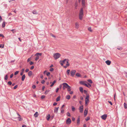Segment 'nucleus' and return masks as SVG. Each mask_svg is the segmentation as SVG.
<instances>
[{
    "label": "nucleus",
    "mask_w": 127,
    "mask_h": 127,
    "mask_svg": "<svg viewBox=\"0 0 127 127\" xmlns=\"http://www.w3.org/2000/svg\"><path fill=\"white\" fill-rule=\"evenodd\" d=\"M83 10L82 8H81V10L80 11L79 14V17L80 20H82L83 18Z\"/></svg>",
    "instance_id": "nucleus-1"
},
{
    "label": "nucleus",
    "mask_w": 127,
    "mask_h": 127,
    "mask_svg": "<svg viewBox=\"0 0 127 127\" xmlns=\"http://www.w3.org/2000/svg\"><path fill=\"white\" fill-rule=\"evenodd\" d=\"M60 63L61 65H63L64 64H65L66 63V64H69L68 60V59H65L63 61H60Z\"/></svg>",
    "instance_id": "nucleus-2"
},
{
    "label": "nucleus",
    "mask_w": 127,
    "mask_h": 127,
    "mask_svg": "<svg viewBox=\"0 0 127 127\" xmlns=\"http://www.w3.org/2000/svg\"><path fill=\"white\" fill-rule=\"evenodd\" d=\"M60 54L58 53L54 54L53 55V57L55 60L57 59L60 56Z\"/></svg>",
    "instance_id": "nucleus-3"
},
{
    "label": "nucleus",
    "mask_w": 127,
    "mask_h": 127,
    "mask_svg": "<svg viewBox=\"0 0 127 127\" xmlns=\"http://www.w3.org/2000/svg\"><path fill=\"white\" fill-rule=\"evenodd\" d=\"M85 101L86 105L89 102V95L87 94H86V96L85 98Z\"/></svg>",
    "instance_id": "nucleus-4"
},
{
    "label": "nucleus",
    "mask_w": 127,
    "mask_h": 127,
    "mask_svg": "<svg viewBox=\"0 0 127 127\" xmlns=\"http://www.w3.org/2000/svg\"><path fill=\"white\" fill-rule=\"evenodd\" d=\"M42 55L41 53H37L35 55V56H36V57L35 58V60L36 61H37L39 58V56H41Z\"/></svg>",
    "instance_id": "nucleus-5"
},
{
    "label": "nucleus",
    "mask_w": 127,
    "mask_h": 127,
    "mask_svg": "<svg viewBox=\"0 0 127 127\" xmlns=\"http://www.w3.org/2000/svg\"><path fill=\"white\" fill-rule=\"evenodd\" d=\"M62 85H63V90H64L65 88H67L68 87L69 85L66 83H64L62 84Z\"/></svg>",
    "instance_id": "nucleus-6"
},
{
    "label": "nucleus",
    "mask_w": 127,
    "mask_h": 127,
    "mask_svg": "<svg viewBox=\"0 0 127 127\" xmlns=\"http://www.w3.org/2000/svg\"><path fill=\"white\" fill-rule=\"evenodd\" d=\"M76 72V71L75 70H72L70 72L71 76L72 77H73L75 75Z\"/></svg>",
    "instance_id": "nucleus-7"
},
{
    "label": "nucleus",
    "mask_w": 127,
    "mask_h": 127,
    "mask_svg": "<svg viewBox=\"0 0 127 127\" xmlns=\"http://www.w3.org/2000/svg\"><path fill=\"white\" fill-rule=\"evenodd\" d=\"M83 105H81L79 107V110L80 112L82 113L83 111Z\"/></svg>",
    "instance_id": "nucleus-8"
},
{
    "label": "nucleus",
    "mask_w": 127,
    "mask_h": 127,
    "mask_svg": "<svg viewBox=\"0 0 127 127\" xmlns=\"http://www.w3.org/2000/svg\"><path fill=\"white\" fill-rule=\"evenodd\" d=\"M71 123V120L70 118H68L66 120V123L68 125L70 124Z\"/></svg>",
    "instance_id": "nucleus-9"
},
{
    "label": "nucleus",
    "mask_w": 127,
    "mask_h": 127,
    "mask_svg": "<svg viewBox=\"0 0 127 127\" xmlns=\"http://www.w3.org/2000/svg\"><path fill=\"white\" fill-rule=\"evenodd\" d=\"M107 115L106 114H104L101 116V118L103 120H105L106 119Z\"/></svg>",
    "instance_id": "nucleus-10"
},
{
    "label": "nucleus",
    "mask_w": 127,
    "mask_h": 127,
    "mask_svg": "<svg viewBox=\"0 0 127 127\" xmlns=\"http://www.w3.org/2000/svg\"><path fill=\"white\" fill-rule=\"evenodd\" d=\"M88 112V109L86 108L85 109L84 112V116L85 117L86 116Z\"/></svg>",
    "instance_id": "nucleus-11"
},
{
    "label": "nucleus",
    "mask_w": 127,
    "mask_h": 127,
    "mask_svg": "<svg viewBox=\"0 0 127 127\" xmlns=\"http://www.w3.org/2000/svg\"><path fill=\"white\" fill-rule=\"evenodd\" d=\"M79 25L78 23L76 22L75 23V28L76 29H78L79 28Z\"/></svg>",
    "instance_id": "nucleus-12"
},
{
    "label": "nucleus",
    "mask_w": 127,
    "mask_h": 127,
    "mask_svg": "<svg viewBox=\"0 0 127 127\" xmlns=\"http://www.w3.org/2000/svg\"><path fill=\"white\" fill-rule=\"evenodd\" d=\"M111 62L109 60H107L105 62V63L108 65H109L111 63Z\"/></svg>",
    "instance_id": "nucleus-13"
},
{
    "label": "nucleus",
    "mask_w": 127,
    "mask_h": 127,
    "mask_svg": "<svg viewBox=\"0 0 127 127\" xmlns=\"http://www.w3.org/2000/svg\"><path fill=\"white\" fill-rule=\"evenodd\" d=\"M85 83H87V82L83 81H81L79 82L80 84L84 85Z\"/></svg>",
    "instance_id": "nucleus-14"
},
{
    "label": "nucleus",
    "mask_w": 127,
    "mask_h": 127,
    "mask_svg": "<svg viewBox=\"0 0 127 127\" xmlns=\"http://www.w3.org/2000/svg\"><path fill=\"white\" fill-rule=\"evenodd\" d=\"M59 108V107L55 108L54 109V112L57 113L58 112Z\"/></svg>",
    "instance_id": "nucleus-15"
},
{
    "label": "nucleus",
    "mask_w": 127,
    "mask_h": 127,
    "mask_svg": "<svg viewBox=\"0 0 127 127\" xmlns=\"http://www.w3.org/2000/svg\"><path fill=\"white\" fill-rule=\"evenodd\" d=\"M80 122V117H79L78 118L77 120V124L78 125H79Z\"/></svg>",
    "instance_id": "nucleus-16"
},
{
    "label": "nucleus",
    "mask_w": 127,
    "mask_h": 127,
    "mask_svg": "<svg viewBox=\"0 0 127 127\" xmlns=\"http://www.w3.org/2000/svg\"><path fill=\"white\" fill-rule=\"evenodd\" d=\"M56 80H54L53 82L52 83L51 85L50 86L51 87H52L53 86L54 84L56 83Z\"/></svg>",
    "instance_id": "nucleus-17"
},
{
    "label": "nucleus",
    "mask_w": 127,
    "mask_h": 127,
    "mask_svg": "<svg viewBox=\"0 0 127 127\" xmlns=\"http://www.w3.org/2000/svg\"><path fill=\"white\" fill-rule=\"evenodd\" d=\"M38 115V114L37 112H36L34 114V116L35 117H37Z\"/></svg>",
    "instance_id": "nucleus-18"
},
{
    "label": "nucleus",
    "mask_w": 127,
    "mask_h": 127,
    "mask_svg": "<svg viewBox=\"0 0 127 127\" xmlns=\"http://www.w3.org/2000/svg\"><path fill=\"white\" fill-rule=\"evenodd\" d=\"M32 12L34 14H38V13L35 10H33Z\"/></svg>",
    "instance_id": "nucleus-19"
},
{
    "label": "nucleus",
    "mask_w": 127,
    "mask_h": 127,
    "mask_svg": "<svg viewBox=\"0 0 127 127\" xmlns=\"http://www.w3.org/2000/svg\"><path fill=\"white\" fill-rule=\"evenodd\" d=\"M26 77L25 75L24 74L22 76V81H24Z\"/></svg>",
    "instance_id": "nucleus-20"
},
{
    "label": "nucleus",
    "mask_w": 127,
    "mask_h": 127,
    "mask_svg": "<svg viewBox=\"0 0 127 127\" xmlns=\"http://www.w3.org/2000/svg\"><path fill=\"white\" fill-rule=\"evenodd\" d=\"M32 72L31 71H29L28 73V76L30 77L32 75Z\"/></svg>",
    "instance_id": "nucleus-21"
},
{
    "label": "nucleus",
    "mask_w": 127,
    "mask_h": 127,
    "mask_svg": "<svg viewBox=\"0 0 127 127\" xmlns=\"http://www.w3.org/2000/svg\"><path fill=\"white\" fill-rule=\"evenodd\" d=\"M82 4L83 6L85 5V0H82Z\"/></svg>",
    "instance_id": "nucleus-22"
},
{
    "label": "nucleus",
    "mask_w": 127,
    "mask_h": 127,
    "mask_svg": "<svg viewBox=\"0 0 127 127\" xmlns=\"http://www.w3.org/2000/svg\"><path fill=\"white\" fill-rule=\"evenodd\" d=\"M79 90L82 93H83V89L82 87H80L79 88Z\"/></svg>",
    "instance_id": "nucleus-23"
},
{
    "label": "nucleus",
    "mask_w": 127,
    "mask_h": 127,
    "mask_svg": "<svg viewBox=\"0 0 127 127\" xmlns=\"http://www.w3.org/2000/svg\"><path fill=\"white\" fill-rule=\"evenodd\" d=\"M50 117V115L48 114V115L47 116V119L48 121H49V119Z\"/></svg>",
    "instance_id": "nucleus-24"
},
{
    "label": "nucleus",
    "mask_w": 127,
    "mask_h": 127,
    "mask_svg": "<svg viewBox=\"0 0 127 127\" xmlns=\"http://www.w3.org/2000/svg\"><path fill=\"white\" fill-rule=\"evenodd\" d=\"M67 90L69 92L71 90V87L69 86L67 88Z\"/></svg>",
    "instance_id": "nucleus-25"
},
{
    "label": "nucleus",
    "mask_w": 127,
    "mask_h": 127,
    "mask_svg": "<svg viewBox=\"0 0 127 127\" xmlns=\"http://www.w3.org/2000/svg\"><path fill=\"white\" fill-rule=\"evenodd\" d=\"M60 96H58L56 98V101H58L60 100Z\"/></svg>",
    "instance_id": "nucleus-26"
},
{
    "label": "nucleus",
    "mask_w": 127,
    "mask_h": 127,
    "mask_svg": "<svg viewBox=\"0 0 127 127\" xmlns=\"http://www.w3.org/2000/svg\"><path fill=\"white\" fill-rule=\"evenodd\" d=\"M76 75L78 77H80L81 76V75L79 73H77L76 74Z\"/></svg>",
    "instance_id": "nucleus-27"
},
{
    "label": "nucleus",
    "mask_w": 127,
    "mask_h": 127,
    "mask_svg": "<svg viewBox=\"0 0 127 127\" xmlns=\"http://www.w3.org/2000/svg\"><path fill=\"white\" fill-rule=\"evenodd\" d=\"M66 98L67 99H69L70 98V95H67L66 97Z\"/></svg>",
    "instance_id": "nucleus-28"
},
{
    "label": "nucleus",
    "mask_w": 127,
    "mask_h": 127,
    "mask_svg": "<svg viewBox=\"0 0 127 127\" xmlns=\"http://www.w3.org/2000/svg\"><path fill=\"white\" fill-rule=\"evenodd\" d=\"M5 22H3L2 23V28H4L5 26Z\"/></svg>",
    "instance_id": "nucleus-29"
},
{
    "label": "nucleus",
    "mask_w": 127,
    "mask_h": 127,
    "mask_svg": "<svg viewBox=\"0 0 127 127\" xmlns=\"http://www.w3.org/2000/svg\"><path fill=\"white\" fill-rule=\"evenodd\" d=\"M88 30L90 32H92V30H91V27H89L88 28Z\"/></svg>",
    "instance_id": "nucleus-30"
},
{
    "label": "nucleus",
    "mask_w": 127,
    "mask_h": 127,
    "mask_svg": "<svg viewBox=\"0 0 127 127\" xmlns=\"http://www.w3.org/2000/svg\"><path fill=\"white\" fill-rule=\"evenodd\" d=\"M17 118L18 120L19 121H21L22 120V119L21 118V117H19Z\"/></svg>",
    "instance_id": "nucleus-31"
},
{
    "label": "nucleus",
    "mask_w": 127,
    "mask_h": 127,
    "mask_svg": "<svg viewBox=\"0 0 127 127\" xmlns=\"http://www.w3.org/2000/svg\"><path fill=\"white\" fill-rule=\"evenodd\" d=\"M70 70L68 69L67 71V73L68 75H69L70 74Z\"/></svg>",
    "instance_id": "nucleus-32"
},
{
    "label": "nucleus",
    "mask_w": 127,
    "mask_h": 127,
    "mask_svg": "<svg viewBox=\"0 0 127 127\" xmlns=\"http://www.w3.org/2000/svg\"><path fill=\"white\" fill-rule=\"evenodd\" d=\"M71 109L73 111H74L75 110V107L74 106H71Z\"/></svg>",
    "instance_id": "nucleus-33"
},
{
    "label": "nucleus",
    "mask_w": 127,
    "mask_h": 127,
    "mask_svg": "<svg viewBox=\"0 0 127 127\" xmlns=\"http://www.w3.org/2000/svg\"><path fill=\"white\" fill-rule=\"evenodd\" d=\"M87 81L90 83H92L93 82L91 79H88L87 80Z\"/></svg>",
    "instance_id": "nucleus-34"
},
{
    "label": "nucleus",
    "mask_w": 127,
    "mask_h": 127,
    "mask_svg": "<svg viewBox=\"0 0 127 127\" xmlns=\"http://www.w3.org/2000/svg\"><path fill=\"white\" fill-rule=\"evenodd\" d=\"M124 107L125 109L127 108V104L124 103Z\"/></svg>",
    "instance_id": "nucleus-35"
},
{
    "label": "nucleus",
    "mask_w": 127,
    "mask_h": 127,
    "mask_svg": "<svg viewBox=\"0 0 127 127\" xmlns=\"http://www.w3.org/2000/svg\"><path fill=\"white\" fill-rule=\"evenodd\" d=\"M90 119V117H87L85 119V120L86 121H88V120H89Z\"/></svg>",
    "instance_id": "nucleus-36"
},
{
    "label": "nucleus",
    "mask_w": 127,
    "mask_h": 127,
    "mask_svg": "<svg viewBox=\"0 0 127 127\" xmlns=\"http://www.w3.org/2000/svg\"><path fill=\"white\" fill-rule=\"evenodd\" d=\"M50 91L49 90H46L45 92V94H47Z\"/></svg>",
    "instance_id": "nucleus-37"
},
{
    "label": "nucleus",
    "mask_w": 127,
    "mask_h": 127,
    "mask_svg": "<svg viewBox=\"0 0 127 127\" xmlns=\"http://www.w3.org/2000/svg\"><path fill=\"white\" fill-rule=\"evenodd\" d=\"M69 65V64H66L65 66H64V67L65 68H66L67 66H68Z\"/></svg>",
    "instance_id": "nucleus-38"
},
{
    "label": "nucleus",
    "mask_w": 127,
    "mask_h": 127,
    "mask_svg": "<svg viewBox=\"0 0 127 127\" xmlns=\"http://www.w3.org/2000/svg\"><path fill=\"white\" fill-rule=\"evenodd\" d=\"M8 79V76L7 75H6L4 78V79L5 80H7Z\"/></svg>",
    "instance_id": "nucleus-39"
},
{
    "label": "nucleus",
    "mask_w": 127,
    "mask_h": 127,
    "mask_svg": "<svg viewBox=\"0 0 127 127\" xmlns=\"http://www.w3.org/2000/svg\"><path fill=\"white\" fill-rule=\"evenodd\" d=\"M19 71H17L16 72H15L14 73V75H17L19 73Z\"/></svg>",
    "instance_id": "nucleus-40"
},
{
    "label": "nucleus",
    "mask_w": 127,
    "mask_h": 127,
    "mask_svg": "<svg viewBox=\"0 0 127 127\" xmlns=\"http://www.w3.org/2000/svg\"><path fill=\"white\" fill-rule=\"evenodd\" d=\"M77 3H76L75 5V7L76 8H77Z\"/></svg>",
    "instance_id": "nucleus-41"
},
{
    "label": "nucleus",
    "mask_w": 127,
    "mask_h": 127,
    "mask_svg": "<svg viewBox=\"0 0 127 127\" xmlns=\"http://www.w3.org/2000/svg\"><path fill=\"white\" fill-rule=\"evenodd\" d=\"M12 83L10 81H9L8 82V84L10 85H11L12 84Z\"/></svg>",
    "instance_id": "nucleus-42"
},
{
    "label": "nucleus",
    "mask_w": 127,
    "mask_h": 127,
    "mask_svg": "<svg viewBox=\"0 0 127 127\" xmlns=\"http://www.w3.org/2000/svg\"><path fill=\"white\" fill-rule=\"evenodd\" d=\"M66 115L68 116L69 117V116H70V114L69 113V112L67 113L66 114Z\"/></svg>",
    "instance_id": "nucleus-43"
},
{
    "label": "nucleus",
    "mask_w": 127,
    "mask_h": 127,
    "mask_svg": "<svg viewBox=\"0 0 127 127\" xmlns=\"http://www.w3.org/2000/svg\"><path fill=\"white\" fill-rule=\"evenodd\" d=\"M45 95H42L41 96V99H43L45 98Z\"/></svg>",
    "instance_id": "nucleus-44"
},
{
    "label": "nucleus",
    "mask_w": 127,
    "mask_h": 127,
    "mask_svg": "<svg viewBox=\"0 0 127 127\" xmlns=\"http://www.w3.org/2000/svg\"><path fill=\"white\" fill-rule=\"evenodd\" d=\"M4 45H3L2 46V44H0V48H4Z\"/></svg>",
    "instance_id": "nucleus-45"
},
{
    "label": "nucleus",
    "mask_w": 127,
    "mask_h": 127,
    "mask_svg": "<svg viewBox=\"0 0 127 127\" xmlns=\"http://www.w3.org/2000/svg\"><path fill=\"white\" fill-rule=\"evenodd\" d=\"M50 73L49 72H48L47 73L46 75L47 76H48L50 75Z\"/></svg>",
    "instance_id": "nucleus-46"
},
{
    "label": "nucleus",
    "mask_w": 127,
    "mask_h": 127,
    "mask_svg": "<svg viewBox=\"0 0 127 127\" xmlns=\"http://www.w3.org/2000/svg\"><path fill=\"white\" fill-rule=\"evenodd\" d=\"M88 87H87L89 88L90 87H91V85L89 83H88Z\"/></svg>",
    "instance_id": "nucleus-47"
},
{
    "label": "nucleus",
    "mask_w": 127,
    "mask_h": 127,
    "mask_svg": "<svg viewBox=\"0 0 127 127\" xmlns=\"http://www.w3.org/2000/svg\"><path fill=\"white\" fill-rule=\"evenodd\" d=\"M31 60V57L29 58L27 60L28 62H29V61H30Z\"/></svg>",
    "instance_id": "nucleus-48"
},
{
    "label": "nucleus",
    "mask_w": 127,
    "mask_h": 127,
    "mask_svg": "<svg viewBox=\"0 0 127 127\" xmlns=\"http://www.w3.org/2000/svg\"><path fill=\"white\" fill-rule=\"evenodd\" d=\"M54 70V69L53 68H51L50 69V70L51 71H53Z\"/></svg>",
    "instance_id": "nucleus-49"
},
{
    "label": "nucleus",
    "mask_w": 127,
    "mask_h": 127,
    "mask_svg": "<svg viewBox=\"0 0 127 127\" xmlns=\"http://www.w3.org/2000/svg\"><path fill=\"white\" fill-rule=\"evenodd\" d=\"M14 30H11V31H12L13 32V33H14L16 32V31H14Z\"/></svg>",
    "instance_id": "nucleus-50"
},
{
    "label": "nucleus",
    "mask_w": 127,
    "mask_h": 127,
    "mask_svg": "<svg viewBox=\"0 0 127 127\" xmlns=\"http://www.w3.org/2000/svg\"><path fill=\"white\" fill-rule=\"evenodd\" d=\"M17 87H18V86L17 85H16L14 87V88H13L14 89H16L17 88Z\"/></svg>",
    "instance_id": "nucleus-51"
},
{
    "label": "nucleus",
    "mask_w": 127,
    "mask_h": 127,
    "mask_svg": "<svg viewBox=\"0 0 127 127\" xmlns=\"http://www.w3.org/2000/svg\"><path fill=\"white\" fill-rule=\"evenodd\" d=\"M64 110L63 109H62L61 110V112L62 113H63L64 112Z\"/></svg>",
    "instance_id": "nucleus-52"
},
{
    "label": "nucleus",
    "mask_w": 127,
    "mask_h": 127,
    "mask_svg": "<svg viewBox=\"0 0 127 127\" xmlns=\"http://www.w3.org/2000/svg\"><path fill=\"white\" fill-rule=\"evenodd\" d=\"M34 68V66H32L30 68V69H33Z\"/></svg>",
    "instance_id": "nucleus-53"
},
{
    "label": "nucleus",
    "mask_w": 127,
    "mask_h": 127,
    "mask_svg": "<svg viewBox=\"0 0 127 127\" xmlns=\"http://www.w3.org/2000/svg\"><path fill=\"white\" fill-rule=\"evenodd\" d=\"M59 90V88H57L56 90V93H57L58 92V91Z\"/></svg>",
    "instance_id": "nucleus-54"
},
{
    "label": "nucleus",
    "mask_w": 127,
    "mask_h": 127,
    "mask_svg": "<svg viewBox=\"0 0 127 127\" xmlns=\"http://www.w3.org/2000/svg\"><path fill=\"white\" fill-rule=\"evenodd\" d=\"M33 64V63L32 62V61L30 62V64L31 65H32V64Z\"/></svg>",
    "instance_id": "nucleus-55"
},
{
    "label": "nucleus",
    "mask_w": 127,
    "mask_h": 127,
    "mask_svg": "<svg viewBox=\"0 0 127 127\" xmlns=\"http://www.w3.org/2000/svg\"><path fill=\"white\" fill-rule=\"evenodd\" d=\"M0 36L2 37H4V35L1 34H0Z\"/></svg>",
    "instance_id": "nucleus-56"
},
{
    "label": "nucleus",
    "mask_w": 127,
    "mask_h": 127,
    "mask_svg": "<svg viewBox=\"0 0 127 127\" xmlns=\"http://www.w3.org/2000/svg\"><path fill=\"white\" fill-rule=\"evenodd\" d=\"M108 102L109 103H110V105H112V102L111 101H108Z\"/></svg>",
    "instance_id": "nucleus-57"
},
{
    "label": "nucleus",
    "mask_w": 127,
    "mask_h": 127,
    "mask_svg": "<svg viewBox=\"0 0 127 127\" xmlns=\"http://www.w3.org/2000/svg\"><path fill=\"white\" fill-rule=\"evenodd\" d=\"M45 82V81L44 80H43L41 81V82L42 84H44V83Z\"/></svg>",
    "instance_id": "nucleus-58"
},
{
    "label": "nucleus",
    "mask_w": 127,
    "mask_h": 127,
    "mask_svg": "<svg viewBox=\"0 0 127 127\" xmlns=\"http://www.w3.org/2000/svg\"><path fill=\"white\" fill-rule=\"evenodd\" d=\"M29 71V69L28 68L26 69L25 70V71L26 72H28Z\"/></svg>",
    "instance_id": "nucleus-59"
},
{
    "label": "nucleus",
    "mask_w": 127,
    "mask_h": 127,
    "mask_svg": "<svg viewBox=\"0 0 127 127\" xmlns=\"http://www.w3.org/2000/svg\"><path fill=\"white\" fill-rule=\"evenodd\" d=\"M13 74H11L10 75V78H12L13 77Z\"/></svg>",
    "instance_id": "nucleus-60"
},
{
    "label": "nucleus",
    "mask_w": 127,
    "mask_h": 127,
    "mask_svg": "<svg viewBox=\"0 0 127 127\" xmlns=\"http://www.w3.org/2000/svg\"><path fill=\"white\" fill-rule=\"evenodd\" d=\"M75 118L74 117H72V120L73 121H74L75 120Z\"/></svg>",
    "instance_id": "nucleus-61"
},
{
    "label": "nucleus",
    "mask_w": 127,
    "mask_h": 127,
    "mask_svg": "<svg viewBox=\"0 0 127 127\" xmlns=\"http://www.w3.org/2000/svg\"><path fill=\"white\" fill-rule=\"evenodd\" d=\"M84 85L85 86H86L87 87H88V84H86V83Z\"/></svg>",
    "instance_id": "nucleus-62"
},
{
    "label": "nucleus",
    "mask_w": 127,
    "mask_h": 127,
    "mask_svg": "<svg viewBox=\"0 0 127 127\" xmlns=\"http://www.w3.org/2000/svg\"><path fill=\"white\" fill-rule=\"evenodd\" d=\"M35 86L34 85H33L32 86V88L33 89H34L35 88Z\"/></svg>",
    "instance_id": "nucleus-63"
},
{
    "label": "nucleus",
    "mask_w": 127,
    "mask_h": 127,
    "mask_svg": "<svg viewBox=\"0 0 127 127\" xmlns=\"http://www.w3.org/2000/svg\"><path fill=\"white\" fill-rule=\"evenodd\" d=\"M57 103L56 102H55L53 104V105L54 106H55L56 105H57Z\"/></svg>",
    "instance_id": "nucleus-64"
}]
</instances>
